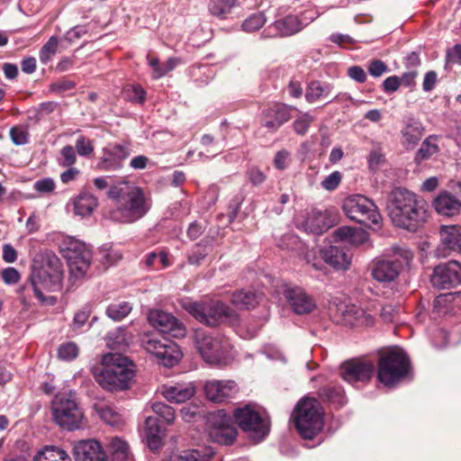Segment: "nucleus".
<instances>
[{"label": "nucleus", "mask_w": 461, "mask_h": 461, "mask_svg": "<svg viewBox=\"0 0 461 461\" xmlns=\"http://www.w3.org/2000/svg\"><path fill=\"white\" fill-rule=\"evenodd\" d=\"M387 210L395 226L411 231H415L427 219L425 201L404 187L391 191Z\"/></svg>", "instance_id": "1"}, {"label": "nucleus", "mask_w": 461, "mask_h": 461, "mask_svg": "<svg viewBox=\"0 0 461 461\" xmlns=\"http://www.w3.org/2000/svg\"><path fill=\"white\" fill-rule=\"evenodd\" d=\"M108 197L114 202V208L110 211L109 217L117 222H134L142 218L151 205L141 188L128 183L111 186Z\"/></svg>", "instance_id": "2"}, {"label": "nucleus", "mask_w": 461, "mask_h": 461, "mask_svg": "<svg viewBox=\"0 0 461 461\" xmlns=\"http://www.w3.org/2000/svg\"><path fill=\"white\" fill-rule=\"evenodd\" d=\"M63 278L64 270L60 259L54 253H46L41 266H32L29 280L39 301L48 305H55L57 297L44 296L43 290L59 291L62 288Z\"/></svg>", "instance_id": "3"}, {"label": "nucleus", "mask_w": 461, "mask_h": 461, "mask_svg": "<svg viewBox=\"0 0 461 461\" xmlns=\"http://www.w3.org/2000/svg\"><path fill=\"white\" fill-rule=\"evenodd\" d=\"M93 375L102 388L114 392L130 386L134 371L128 357L117 353H107L103 356L101 366L94 368Z\"/></svg>", "instance_id": "4"}, {"label": "nucleus", "mask_w": 461, "mask_h": 461, "mask_svg": "<svg viewBox=\"0 0 461 461\" xmlns=\"http://www.w3.org/2000/svg\"><path fill=\"white\" fill-rule=\"evenodd\" d=\"M293 420L294 426L305 439L314 438L322 429L323 417L320 402L313 398H303L295 406Z\"/></svg>", "instance_id": "5"}, {"label": "nucleus", "mask_w": 461, "mask_h": 461, "mask_svg": "<svg viewBox=\"0 0 461 461\" xmlns=\"http://www.w3.org/2000/svg\"><path fill=\"white\" fill-rule=\"evenodd\" d=\"M60 253L67 259L69 279L74 284L84 278L90 267L92 251L86 243L74 237H66L59 246Z\"/></svg>", "instance_id": "6"}, {"label": "nucleus", "mask_w": 461, "mask_h": 461, "mask_svg": "<svg viewBox=\"0 0 461 461\" xmlns=\"http://www.w3.org/2000/svg\"><path fill=\"white\" fill-rule=\"evenodd\" d=\"M411 371L409 357L401 348H395L381 356L378 362L377 379L387 387L394 386Z\"/></svg>", "instance_id": "7"}, {"label": "nucleus", "mask_w": 461, "mask_h": 461, "mask_svg": "<svg viewBox=\"0 0 461 461\" xmlns=\"http://www.w3.org/2000/svg\"><path fill=\"white\" fill-rule=\"evenodd\" d=\"M51 411L54 421L63 429L73 431L81 427L84 414L75 393L56 394L51 402Z\"/></svg>", "instance_id": "8"}, {"label": "nucleus", "mask_w": 461, "mask_h": 461, "mask_svg": "<svg viewBox=\"0 0 461 461\" xmlns=\"http://www.w3.org/2000/svg\"><path fill=\"white\" fill-rule=\"evenodd\" d=\"M393 257L376 258L371 268L372 277L382 284L395 281L403 265H409L413 258V253L406 246L394 245L392 248Z\"/></svg>", "instance_id": "9"}, {"label": "nucleus", "mask_w": 461, "mask_h": 461, "mask_svg": "<svg viewBox=\"0 0 461 461\" xmlns=\"http://www.w3.org/2000/svg\"><path fill=\"white\" fill-rule=\"evenodd\" d=\"M195 346L209 365L226 366L233 359L230 344L224 338L212 337L203 330H196Z\"/></svg>", "instance_id": "10"}, {"label": "nucleus", "mask_w": 461, "mask_h": 461, "mask_svg": "<svg viewBox=\"0 0 461 461\" xmlns=\"http://www.w3.org/2000/svg\"><path fill=\"white\" fill-rule=\"evenodd\" d=\"M185 309L207 326L213 327L224 321L233 324L238 321L237 313L220 301L189 302L185 304Z\"/></svg>", "instance_id": "11"}, {"label": "nucleus", "mask_w": 461, "mask_h": 461, "mask_svg": "<svg viewBox=\"0 0 461 461\" xmlns=\"http://www.w3.org/2000/svg\"><path fill=\"white\" fill-rule=\"evenodd\" d=\"M342 209L350 220L366 227L378 225L382 219L376 205L361 194L347 197L343 202Z\"/></svg>", "instance_id": "12"}, {"label": "nucleus", "mask_w": 461, "mask_h": 461, "mask_svg": "<svg viewBox=\"0 0 461 461\" xmlns=\"http://www.w3.org/2000/svg\"><path fill=\"white\" fill-rule=\"evenodd\" d=\"M233 418L238 426L253 440L262 441L269 433L270 425L251 404L237 408Z\"/></svg>", "instance_id": "13"}, {"label": "nucleus", "mask_w": 461, "mask_h": 461, "mask_svg": "<svg viewBox=\"0 0 461 461\" xmlns=\"http://www.w3.org/2000/svg\"><path fill=\"white\" fill-rule=\"evenodd\" d=\"M144 349L163 366L171 367L178 364L182 352L178 345L162 336L146 334L142 339Z\"/></svg>", "instance_id": "14"}, {"label": "nucleus", "mask_w": 461, "mask_h": 461, "mask_svg": "<svg viewBox=\"0 0 461 461\" xmlns=\"http://www.w3.org/2000/svg\"><path fill=\"white\" fill-rule=\"evenodd\" d=\"M208 436L213 442L229 446L237 438V429L232 424L230 416L223 411L212 413L208 419Z\"/></svg>", "instance_id": "15"}, {"label": "nucleus", "mask_w": 461, "mask_h": 461, "mask_svg": "<svg viewBox=\"0 0 461 461\" xmlns=\"http://www.w3.org/2000/svg\"><path fill=\"white\" fill-rule=\"evenodd\" d=\"M131 154L129 142L110 143L102 149V155L96 163L101 171H117L122 168L123 162Z\"/></svg>", "instance_id": "16"}, {"label": "nucleus", "mask_w": 461, "mask_h": 461, "mask_svg": "<svg viewBox=\"0 0 461 461\" xmlns=\"http://www.w3.org/2000/svg\"><path fill=\"white\" fill-rule=\"evenodd\" d=\"M282 290L286 302L296 314H307L316 308L314 298L303 287L285 283L282 285Z\"/></svg>", "instance_id": "17"}, {"label": "nucleus", "mask_w": 461, "mask_h": 461, "mask_svg": "<svg viewBox=\"0 0 461 461\" xmlns=\"http://www.w3.org/2000/svg\"><path fill=\"white\" fill-rule=\"evenodd\" d=\"M149 324L161 333L167 334L173 338H184L186 329L182 321L173 314L158 309H152L148 313Z\"/></svg>", "instance_id": "18"}, {"label": "nucleus", "mask_w": 461, "mask_h": 461, "mask_svg": "<svg viewBox=\"0 0 461 461\" xmlns=\"http://www.w3.org/2000/svg\"><path fill=\"white\" fill-rule=\"evenodd\" d=\"M430 282L438 289H449L461 284V264L450 260L434 268Z\"/></svg>", "instance_id": "19"}, {"label": "nucleus", "mask_w": 461, "mask_h": 461, "mask_svg": "<svg viewBox=\"0 0 461 461\" xmlns=\"http://www.w3.org/2000/svg\"><path fill=\"white\" fill-rule=\"evenodd\" d=\"M206 398L216 403H222L232 399L239 391L237 384L232 380H209L203 386Z\"/></svg>", "instance_id": "20"}, {"label": "nucleus", "mask_w": 461, "mask_h": 461, "mask_svg": "<svg viewBox=\"0 0 461 461\" xmlns=\"http://www.w3.org/2000/svg\"><path fill=\"white\" fill-rule=\"evenodd\" d=\"M375 372V366L371 361L350 360L341 366L340 375L348 384L368 382Z\"/></svg>", "instance_id": "21"}, {"label": "nucleus", "mask_w": 461, "mask_h": 461, "mask_svg": "<svg viewBox=\"0 0 461 461\" xmlns=\"http://www.w3.org/2000/svg\"><path fill=\"white\" fill-rule=\"evenodd\" d=\"M304 24L295 14H288L283 18L276 20L267 26L262 32L261 38L287 37L299 32Z\"/></svg>", "instance_id": "22"}, {"label": "nucleus", "mask_w": 461, "mask_h": 461, "mask_svg": "<svg viewBox=\"0 0 461 461\" xmlns=\"http://www.w3.org/2000/svg\"><path fill=\"white\" fill-rule=\"evenodd\" d=\"M439 236L440 244L436 249L438 257L445 258L452 251L461 254V226L443 225Z\"/></svg>", "instance_id": "23"}, {"label": "nucleus", "mask_w": 461, "mask_h": 461, "mask_svg": "<svg viewBox=\"0 0 461 461\" xmlns=\"http://www.w3.org/2000/svg\"><path fill=\"white\" fill-rule=\"evenodd\" d=\"M290 108L284 104H275L263 110L261 125L269 131H276L291 119Z\"/></svg>", "instance_id": "24"}, {"label": "nucleus", "mask_w": 461, "mask_h": 461, "mask_svg": "<svg viewBox=\"0 0 461 461\" xmlns=\"http://www.w3.org/2000/svg\"><path fill=\"white\" fill-rule=\"evenodd\" d=\"M295 222L298 229L314 235H320L330 228L325 214L316 210L297 216Z\"/></svg>", "instance_id": "25"}, {"label": "nucleus", "mask_w": 461, "mask_h": 461, "mask_svg": "<svg viewBox=\"0 0 461 461\" xmlns=\"http://www.w3.org/2000/svg\"><path fill=\"white\" fill-rule=\"evenodd\" d=\"M434 210L442 216L461 214V201L449 191H440L432 201Z\"/></svg>", "instance_id": "26"}, {"label": "nucleus", "mask_w": 461, "mask_h": 461, "mask_svg": "<svg viewBox=\"0 0 461 461\" xmlns=\"http://www.w3.org/2000/svg\"><path fill=\"white\" fill-rule=\"evenodd\" d=\"M75 461H106L105 453L96 440H82L74 446Z\"/></svg>", "instance_id": "27"}, {"label": "nucleus", "mask_w": 461, "mask_h": 461, "mask_svg": "<svg viewBox=\"0 0 461 461\" xmlns=\"http://www.w3.org/2000/svg\"><path fill=\"white\" fill-rule=\"evenodd\" d=\"M341 317V321L346 326L371 327L375 324L373 314L354 304L346 306Z\"/></svg>", "instance_id": "28"}, {"label": "nucleus", "mask_w": 461, "mask_h": 461, "mask_svg": "<svg viewBox=\"0 0 461 461\" xmlns=\"http://www.w3.org/2000/svg\"><path fill=\"white\" fill-rule=\"evenodd\" d=\"M161 393L170 402L182 403L194 395L195 386L193 383L164 385L161 389Z\"/></svg>", "instance_id": "29"}, {"label": "nucleus", "mask_w": 461, "mask_h": 461, "mask_svg": "<svg viewBox=\"0 0 461 461\" xmlns=\"http://www.w3.org/2000/svg\"><path fill=\"white\" fill-rule=\"evenodd\" d=\"M214 454L212 447H201L172 453L163 461H212Z\"/></svg>", "instance_id": "30"}, {"label": "nucleus", "mask_w": 461, "mask_h": 461, "mask_svg": "<svg viewBox=\"0 0 461 461\" xmlns=\"http://www.w3.org/2000/svg\"><path fill=\"white\" fill-rule=\"evenodd\" d=\"M165 433L158 420L155 417L149 416L145 420L143 438L147 446L152 451H158L162 447V439Z\"/></svg>", "instance_id": "31"}, {"label": "nucleus", "mask_w": 461, "mask_h": 461, "mask_svg": "<svg viewBox=\"0 0 461 461\" xmlns=\"http://www.w3.org/2000/svg\"><path fill=\"white\" fill-rule=\"evenodd\" d=\"M322 259L336 269H347L351 258L344 249L338 246H330L321 250Z\"/></svg>", "instance_id": "32"}, {"label": "nucleus", "mask_w": 461, "mask_h": 461, "mask_svg": "<svg viewBox=\"0 0 461 461\" xmlns=\"http://www.w3.org/2000/svg\"><path fill=\"white\" fill-rule=\"evenodd\" d=\"M401 132L402 145L407 149H412L423 135V127L420 122L411 119L407 122Z\"/></svg>", "instance_id": "33"}, {"label": "nucleus", "mask_w": 461, "mask_h": 461, "mask_svg": "<svg viewBox=\"0 0 461 461\" xmlns=\"http://www.w3.org/2000/svg\"><path fill=\"white\" fill-rule=\"evenodd\" d=\"M334 237L340 241L353 245H362L368 240V233L363 229L342 226L334 230Z\"/></svg>", "instance_id": "34"}, {"label": "nucleus", "mask_w": 461, "mask_h": 461, "mask_svg": "<svg viewBox=\"0 0 461 461\" xmlns=\"http://www.w3.org/2000/svg\"><path fill=\"white\" fill-rule=\"evenodd\" d=\"M75 213L80 216L90 215L98 205L97 198L88 191H82L74 199Z\"/></svg>", "instance_id": "35"}, {"label": "nucleus", "mask_w": 461, "mask_h": 461, "mask_svg": "<svg viewBox=\"0 0 461 461\" xmlns=\"http://www.w3.org/2000/svg\"><path fill=\"white\" fill-rule=\"evenodd\" d=\"M261 299V294L240 290L232 294L230 302L239 309H250L256 307Z\"/></svg>", "instance_id": "36"}, {"label": "nucleus", "mask_w": 461, "mask_h": 461, "mask_svg": "<svg viewBox=\"0 0 461 461\" xmlns=\"http://www.w3.org/2000/svg\"><path fill=\"white\" fill-rule=\"evenodd\" d=\"M111 461H132L129 444L119 437L111 439L108 445Z\"/></svg>", "instance_id": "37"}, {"label": "nucleus", "mask_w": 461, "mask_h": 461, "mask_svg": "<svg viewBox=\"0 0 461 461\" xmlns=\"http://www.w3.org/2000/svg\"><path fill=\"white\" fill-rule=\"evenodd\" d=\"M319 396L322 401L329 402L335 408L342 407L347 402L345 392L339 385H328L321 388Z\"/></svg>", "instance_id": "38"}, {"label": "nucleus", "mask_w": 461, "mask_h": 461, "mask_svg": "<svg viewBox=\"0 0 461 461\" xmlns=\"http://www.w3.org/2000/svg\"><path fill=\"white\" fill-rule=\"evenodd\" d=\"M95 411L102 420L111 426H116L122 422V415L112 404L104 402L95 403Z\"/></svg>", "instance_id": "39"}, {"label": "nucleus", "mask_w": 461, "mask_h": 461, "mask_svg": "<svg viewBox=\"0 0 461 461\" xmlns=\"http://www.w3.org/2000/svg\"><path fill=\"white\" fill-rule=\"evenodd\" d=\"M32 461H70V458L60 447L45 446L34 455Z\"/></svg>", "instance_id": "40"}, {"label": "nucleus", "mask_w": 461, "mask_h": 461, "mask_svg": "<svg viewBox=\"0 0 461 461\" xmlns=\"http://www.w3.org/2000/svg\"><path fill=\"white\" fill-rule=\"evenodd\" d=\"M211 249V244L208 240H201L194 244L187 252V262L193 266H199L207 257Z\"/></svg>", "instance_id": "41"}, {"label": "nucleus", "mask_w": 461, "mask_h": 461, "mask_svg": "<svg viewBox=\"0 0 461 461\" xmlns=\"http://www.w3.org/2000/svg\"><path fill=\"white\" fill-rule=\"evenodd\" d=\"M236 5V0H210L208 9L212 15L225 19Z\"/></svg>", "instance_id": "42"}, {"label": "nucleus", "mask_w": 461, "mask_h": 461, "mask_svg": "<svg viewBox=\"0 0 461 461\" xmlns=\"http://www.w3.org/2000/svg\"><path fill=\"white\" fill-rule=\"evenodd\" d=\"M332 86L328 83L320 81L312 82L306 91L305 98L308 102L313 103L321 97H326L331 92Z\"/></svg>", "instance_id": "43"}, {"label": "nucleus", "mask_w": 461, "mask_h": 461, "mask_svg": "<svg viewBox=\"0 0 461 461\" xmlns=\"http://www.w3.org/2000/svg\"><path fill=\"white\" fill-rule=\"evenodd\" d=\"M438 151V147L436 143V139L432 136H429L422 142L420 148L416 152L414 160L416 163L420 164L422 161L429 159Z\"/></svg>", "instance_id": "44"}, {"label": "nucleus", "mask_w": 461, "mask_h": 461, "mask_svg": "<svg viewBox=\"0 0 461 461\" xmlns=\"http://www.w3.org/2000/svg\"><path fill=\"white\" fill-rule=\"evenodd\" d=\"M267 23V17L263 12L250 14L241 24V29L245 32L252 33L260 30Z\"/></svg>", "instance_id": "45"}, {"label": "nucleus", "mask_w": 461, "mask_h": 461, "mask_svg": "<svg viewBox=\"0 0 461 461\" xmlns=\"http://www.w3.org/2000/svg\"><path fill=\"white\" fill-rule=\"evenodd\" d=\"M132 310L128 302H120L110 304L106 309V314L113 321H119L125 318Z\"/></svg>", "instance_id": "46"}, {"label": "nucleus", "mask_w": 461, "mask_h": 461, "mask_svg": "<svg viewBox=\"0 0 461 461\" xmlns=\"http://www.w3.org/2000/svg\"><path fill=\"white\" fill-rule=\"evenodd\" d=\"M59 46V39L51 36L48 41L41 47L39 54L40 60L42 64H47L56 54Z\"/></svg>", "instance_id": "47"}, {"label": "nucleus", "mask_w": 461, "mask_h": 461, "mask_svg": "<svg viewBox=\"0 0 461 461\" xmlns=\"http://www.w3.org/2000/svg\"><path fill=\"white\" fill-rule=\"evenodd\" d=\"M278 246L284 249L289 250L304 251L306 249L304 244L300 240V238L293 233L283 235L278 242Z\"/></svg>", "instance_id": "48"}, {"label": "nucleus", "mask_w": 461, "mask_h": 461, "mask_svg": "<svg viewBox=\"0 0 461 461\" xmlns=\"http://www.w3.org/2000/svg\"><path fill=\"white\" fill-rule=\"evenodd\" d=\"M151 409L166 423L171 424L175 420V410L166 403L160 402H153Z\"/></svg>", "instance_id": "49"}, {"label": "nucleus", "mask_w": 461, "mask_h": 461, "mask_svg": "<svg viewBox=\"0 0 461 461\" xmlns=\"http://www.w3.org/2000/svg\"><path fill=\"white\" fill-rule=\"evenodd\" d=\"M126 99L133 104H142L146 100L147 93L140 86H131L125 89Z\"/></svg>", "instance_id": "50"}, {"label": "nucleus", "mask_w": 461, "mask_h": 461, "mask_svg": "<svg viewBox=\"0 0 461 461\" xmlns=\"http://www.w3.org/2000/svg\"><path fill=\"white\" fill-rule=\"evenodd\" d=\"M61 167H70L77 162V152L71 145H66L60 149V158L58 160Z\"/></svg>", "instance_id": "51"}, {"label": "nucleus", "mask_w": 461, "mask_h": 461, "mask_svg": "<svg viewBox=\"0 0 461 461\" xmlns=\"http://www.w3.org/2000/svg\"><path fill=\"white\" fill-rule=\"evenodd\" d=\"M78 355V348L74 342L61 344L58 348V356L60 359L70 361Z\"/></svg>", "instance_id": "52"}, {"label": "nucleus", "mask_w": 461, "mask_h": 461, "mask_svg": "<svg viewBox=\"0 0 461 461\" xmlns=\"http://www.w3.org/2000/svg\"><path fill=\"white\" fill-rule=\"evenodd\" d=\"M76 152L81 157H89L94 153V145L90 140L81 135L75 144Z\"/></svg>", "instance_id": "53"}, {"label": "nucleus", "mask_w": 461, "mask_h": 461, "mask_svg": "<svg viewBox=\"0 0 461 461\" xmlns=\"http://www.w3.org/2000/svg\"><path fill=\"white\" fill-rule=\"evenodd\" d=\"M312 122L313 117L311 114L303 113L294 122V130L297 134L304 135Z\"/></svg>", "instance_id": "54"}, {"label": "nucleus", "mask_w": 461, "mask_h": 461, "mask_svg": "<svg viewBox=\"0 0 461 461\" xmlns=\"http://www.w3.org/2000/svg\"><path fill=\"white\" fill-rule=\"evenodd\" d=\"M384 162V154L383 153L380 148H375L371 149L368 158L367 164L368 167L371 171H376L379 167Z\"/></svg>", "instance_id": "55"}, {"label": "nucleus", "mask_w": 461, "mask_h": 461, "mask_svg": "<svg viewBox=\"0 0 461 461\" xmlns=\"http://www.w3.org/2000/svg\"><path fill=\"white\" fill-rule=\"evenodd\" d=\"M274 167L278 170H285L291 163V153L286 149H281L275 155Z\"/></svg>", "instance_id": "56"}, {"label": "nucleus", "mask_w": 461, "mask_h": 461, "mask_svg": "<svg viewBox=\"0 0 461 461\" xmlns=\"http://www.w3.org/2000/svg\"><path fill=\"white\" fill-rule=\"evenodd\" d=\"M10 137L15 145H24L29 141L28 130L23 127L11 128Z\"/></svg>", "instance_id": "57"}, {"label": "nucleus", "mask_w": 461, "mask_h": 461, "mask_svg": "<svg viewBox=\"0 0 461 461\" xmlns=\"http://www.w3.org/2000/svg\"><path fill=\"white\" fill-rule=\"evenodd\" d=\"M341 180L342 174L339 171H334L321 181V185L327 191H333L339 185Z\"/></svg>", "instance_id": "58"}, {"label": "nucleus", "mask_w": 461, "mask_h": 461, "mask_svg": "<svg viewBox=\"0 0 461 461\" xmlns=\"http://www.w3.org/2000/svg\"><path fill=\"white\" fill-rule=\"evenodd\" d=\"M1 277L5 284L12 285L20 281L21 275L16 268L8 267L1 271Z\"/></svg>", "instance_id": "59"}, {"label": "nucleus", "mask_w": 461, "mask_h": 461, "mask_svg": "<svg viewBox=\"0 0 461 461\" xmlns=\"http://www.w3.org/2000/svg\"><path fill=\"white\" fill-rule=\"evenodd\" d=\"M368 73L374 77H379L388 71L387 65L380 59H373L367 67Z\"/></svg>", "instance_id": "60"}, {"label": "nucleus", "mask_w": 461, "mask_h": 461, "mask_svg": "<svg viewBox=\"0 0 461 461\" xmlns=\"http://www.w3.org/2000/svg\"><path fill=\"white\" fill-rule=\"evenodd\" d=\"M55 182L50 177L41 178L34 183V189L39 193H51L55 189Z\"/></svg>", "instance_id": "61"}, {"label": "nucleus", "mask_w": 461, "mask_h": 461, "mask_svg": "<svg viewBox=\"0 0 461 461\" xmlns=\"http://www.w3.org/2000/svg\"><path fill=\"white\" fill-rule=\"evenodd\" d=\"M246 176L253 185H261L266 180V175L257 167H249Z\"/></svg>", "instance_id": "62"}, {"label": "nucleus", "mask_w": 461, "mask_h": 461, "mask_svg": "<svg viewBox=\"0 0 461 461\" xmlns=\"http://www.w3.org/2000/svg\"><path fill=\"white\" fill-rule=\"evenodd\" d=\"M400 86L401 80L397 76H391L385 78L382 85L384 92L387 94L397 91Z\"/></svg>", "instance_id": "63"}, {"label": "nucleus", "mask_w": 461, "mask_h": 461, "mask_svg": "<svg viewBox=\"0 0 461 461\" xmlns=\"http://www.w3.org/2000/svg\"><path fill=\"white\" fill-rule=\"evenodd\" d=\"M446 59L447 63L461 64V43L456 44L447 50Z\"/></svg>", "instance_id": "64"}]
</instances>
